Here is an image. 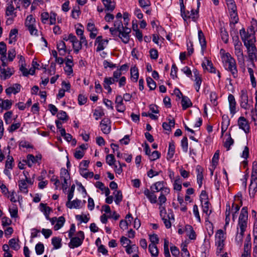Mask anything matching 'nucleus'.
<instances>
[{
	"label": "nucleus",
	"instance_id": "nucleus-32",
	"mask_svg": "<svg viewBox=\"0 0 257 257\" xmlns=\"http://www.w3.org/2000/svg\"><path fill=\"white\" fill-rule=\"evenodd\" d=\"M198 35L199 42L201 46L202 53L203 54L204 51L206 46L205 38L202 31L200 30L198 31Z\"/></svg>",
	"mask_w": 257,
	"mask_h": 257
},
{
	"label": "nucleus",
	"instance_id": "nucleus-7",
	"mask_svg": "<svg viewBox=\"0 0 257 257\" xmlns=\"http://www.w3.org/2000/svg\"><path fill=\"white\" fill-rule=\"evenodd\" d=\"M70 238L69 246L71 248L78 247L83 243L84 239V233L82 231H79L77 233V236L72 237Z\"/></svg>",
	"mask_w": 257,
	"mask_h": 257
},
{
	"label": "nucleus",
	"instance_id": "nucleus-48",
	"mask_svg": "<svg viewBox=\"0 0 257 257\" xmlns=\"http://www.w3.org/2000/svg\"><path fill=\"white\" fill-rule=\"evenodd\" d=\"M113 195L114 196L115 203L117 205L119 204L122 199V195L121 192L120 191L115 190L113 192Z\"/></svg>",
	"mask_w": 257,
	"mask_h": 257
},
{
	"label": "nucleus",
	"instance_id": "nucleus-11",
	"mask_svg": "<svg viewBox=\"0 0 257 257\" xmlns=\"http://www.w3.org/2000/svg\"><path fill=\"white\" fill-rule=\"evenodd\" d=\"M202 66L204 69H206L208 71H209L210 73H217L218 78H220V73L215 69V68L213 66L212 62L209 59L205 58V61L202 63Z\"/></svg>",
	"mask_w": 257,
	"mask_h": 257
},
{
	"label": "nucleus",
	"instance_id": "nucleus-9",
	"mask_svg": "<svg viewBox=\"0 0 257 257\" xmlns=\"http://www.w3.org/2000/svg\"><path fill=\"white\" fill-rule=\"evenodd\" d=\"M239 102L241 108L246 110L250 108L251 106L248 103V97L245 90H242L240 91Z\"/></svg>",
	"mask_w": 257,
	"mask_h": 257
},
{
	"label": "nucleus",
	"instance_id": "nucleus-55",
	"mask_svg": "<svg viewBox=\"0 0 257 257\" xmlns=\"http://www.w3.org/2000/svg\"><path fill=\"white\" fill-rule=\"evenodd\" d=\"M181 146L183 152L187 153L188 149V143L187 137H184L182 139L181 142Z\"/></svg>",
	"mask_w": 257,
	"mask_h": 257
},
{
	"label": "nucleus",
	"instance_id": "nucleus-42",
	"mask_svg": "<svg viewBox=\"0 0 257 257\" xmlns=\"http://www.w3.org/2000/svg\"><path fill=\"white\" fill-rule=\"evenodd\" d=\"M196 171L197 172V182L199 185V187L200 188L202 185V180L203 178L202 169L200 167L197 166Z\"/></svg>",
	"mask_w": 257,
	"mask_h": 257
},
{
	"label": "nucleus",
	"instance_id": "nucleus-34",
	"mask_svg": "<svg viewBox=\"0 0 257 257\" xmlns=\"http://www.w3.org/2000/svg\"><path fill=\"white\" fill-rule=\"evenodd\" d=\"M203 212L206 214L207 216L206 219H208V217L211 213V210L210 209V204L209 201H205V202L201 203Z\"/></svg>",
	"mask_w": 257,
	"mask_h": 257
},
{
	"label": "nucleus",
	"instance_id": "nucleus-27",
	"mask_svg": "<svg viewBox=\"0 0 257 257\" xmlns=\"http://www.w3.org/2000/svg\"><path fill=\"white\" fill-rule=\"evenodd\" d=\"M248 191L250 197L253 198L257 191V180H250Z\"/></svg>",
	"mask_w": 257,
	"mask_h": 257
},
{
	"label": "nucleus",
	"instance_id": "nucleus-53",
	"mask_svg": "<svg viewBox=\"0 0 257 257\" xmlns=\"http://www.w3.org/2000/svg\"><path fill=\"white\" fill-rule=\"evenodd\" d=\"M106 162L110 166H112L115 162V159L113 154H109L106 156Z\"/></svg>",
	"mask_w": 257,
	"mask_h": 257
},
{
	"label": "nucleus",
	"instance_id": "nucleus-52",
	"mask_svg": "<svg viewBox=\"0 0 257 257\" xmlns=\"http://www.w3.org/2000/svg\"><path fill=\"white\" fill-rule=\"evenodd\" d=\"M61 239L59 237H54L52 238V244L55 249H58L61 247Z\"/></svg>",
	"mask_w": 257,
	"mask_h": 257
},
{
	"label": "nucleus",
	"instance_id": "nucleus-31",
	"mask_svg": "<svg viewBox=\"0 0 257 257\" xmlns=\"http://www.w3.org/2000/svg\"><path fill=\"white\" fill-rule=\"evenodd\" d=\"M95 186L102 191V194L104 193L105 196H108L110 194L108 188L105 187L104 184L101 182H96L95 184Z\"/></svg>",
	"mask_w": 257,
	"mask_h": 257
},
{
	"label": "nucleus",
	"instance_id": "nucleus-15",
	"mask_svg": "<svg viewBox=\"0 0 257 257\" xmlns=\"http://www.w3.org/2000/svg\"><path fill=\"white\" fill-rule=\"evenodd\" d=\"M101 130L105 134H108L111 131L110 121L108 118H103L100 123Z\"/></svg>",
	"mask_w": 257,
	"mask_h": 257
},
{
	"label": "nucleus",
	"instance_id": "nucleus-49",
	"mask_svg": "<svg viewBox=\"0 0 257 257\" xmlns=\"http://www.w3.org/2000/svg\"><path fill=\"white\" fill-rule=\"evenodd\" d=\"M240 209V206L234 203H233L231 206V212H232V220L233 221L235 220L236 217V213L239 211Z\"/></svg>",
	"mask_w": 257,
	"mask_h": 257
},
{
	"label": "nucleus",
	"instance_id": "nucleus-13",
	"mask_svg": "<svg viewBox=\"0 0 257 257\" xmlns=\"http://www.w3.org/2000/svg\"><path fill=\"white\" fill-rule=\"evenodd\" d=\"M246 48L249 59L253 61L256 60L257 49L255 43L245 46Z\"/></svg>",
	"mask_w": 257,
	"mask_h": 257
},
{
	"label": "nucleus",
	"instance_id": "nucleus-59",
	"mask_svg": "<svg viewBox=\"0 0 257 257\" xmlns=\"http://www.w3.org/2000/svg\"><path fill=\"white\" fill-rule=\"evenodd\" d=\"M251 180H257V163L253 162Z\"/></svg>",
	"mask_w": 257,
	"mask_h": 257
},
{
	"label": "nucleus",
	"instance_id": "nucleus-41",
	"mask_svg": "<svg viewBox=\"0 0 257 257\" xmlns=\"http://www.w3.org/2000/svg\"><path fill=\"white\" fill-rule=\"evenodd\" d=\"M65 222V218L61 216L57 218L56 223L54 225V229L55 230H58L60 229L64 225Z\"/></svg>",
	"mask_w": 257,
	"mask_h": 257
},
{
	"label": "nucleus",
	"instance_id": "nucleus-63",
	"mask_svg": "<svg viewBox=\"0 0 257 257\" xmlns=\"http://www.w3.org/2000/svg\"><path fill=\"white\" fill-rule=\"evenodd\" d=\"M230 21L232 23L235 24L238 21V17L237 11L233 12H230Z\"/></svg>",
	"mask_w": 257,
	"mask_h": 257
},
{
	"label": "nucleus",
	"instance_id": "nucleus-44",
	"mask_svg": "<svg viewBox=\"0 0 257 257\" xmlns=\"http://www.w3.org/2000/svg\"><path fill=\"white\" fill-rule=\"evenodd\" d=\"M149 251L151 253L152 256L157 257L158 256L159 250L158 249L157 245L150 244L149 245Z\"/></svg>",
	"mask_w": 257,
	"mask_h": 257
},
{
	"label": "nucleus",
	"instance_id": "nucleus-45",
	"mask_svg": "<svg viewBox=\"0 0 257 257\" xmlns=\"http://www.w3.org/2000/svg\"><path fill=\"white\" fill-rule=\"evenodd\" d=\"M173 189L174 190L180 191L182 189V181L179 176L176 178L173 183Z\"/></svg>",
	"mask_w": 257,
	"mask_h": 257
},
{
	"label": "nucleus",
	"instance_id": "nucleus-20",
	"mask_svg": "<svg viewBox=\"0 0 257 257\" xmlns=\"http://www.w3.org/2000/svg\"><path fill=\"white\" fill-rule=\"evenodd\" d=\"M234 51L238 63H243L244 59L242 50V44L239 43V45H236L235 47H234Z\"/></svg>",
	"mask_w": 257,
	"mask_h": 257
},
{
	"label": "nucleus",
	"instance_id": "nucleus-36",
	"mask_svg": "<svg viewBox=\"0 0 257 257\" xmlns=\"http://www.w3.org/2000/svg\"><path fill=\"white\" fill-rule=\"evenodd\" d=\"M105 7V11L112 12L115 9L114 3L111 0H102Z\"/></svg>",
	"mask_w": 257,
	"mask_h": 257
},
{
	"label": "nucleus",
	"instance_id": "nucleus-10",
	"mask_svg": "<svg viewBox=\"0 0 257 257\" xmlns=\"http://www.w3.org/2000/svg\"><path fill=\"white\" fill-rule=\"evenodd\" d=\"M117 32L119 33L118 37L121 40L122 42L124 44L128 43L130 41V34L131 32V29L125 27L123 29Z\"/></svg>",
	"mask_w": 257,
	"mask_h": 257
},
{
	"label": "nucleus",
	"instance_id": "nucleus-12",
	"mask_svg": "<svg viewBox=\"0 0 257 257\" xmlns=\"http://www.w3.org/2000/svg\"><path fill=\"white\" fill-rule=\"evenodd\" d=\"M108 43V40L103 39L101 36H99L96 38L95 45H97L96 51L99 52L105 49Z\"/></svg>",
	"mask_w": 257,
	"mask_h": 257
},
{
	"label": "nucleus",
	"instance_id": "nucleus-16",
	"mask_svg": "<svg viewBox=\"0 0 257 257\" xmlns=\"http://www.w3.org/2000/svg\"><path fill=\"white\" fill-rule=\"evenodd\" d=\"M86 29L90 32L89 37L91 39H94L96 37L98 31L94 23L92 21H89L87 23Z\"/></svg>",
	"mask_w": 257,
	"mask_h": 257
},
{
	"label": "nucleus",
	"instance_id": "nucleus-4",
	"mask_svg": "<svg viewBox=\"0 0 257 257\" xmlns=\"http://www.w3.org/2000/svg\"><path fill=\"white\" fill-rule=\"evenodd\" d=\"M239 33L244 46L254 44L256 42L255 33L253 31H249L247 29L245 31L244 28H242L240 30Z\"/></svg>",
	"mask_w": 257,
	"mask_h": 257
},
{
	"label": "nucleus",
	"instance_id": "nucleus-2",
	"mask_svg": "<svg viewBox=\"0 0 257 257\" xmlns=\"http://www.w3.org/2000/svg\"><path fill=\"white\" fill-rule=\"evenodd\" d=\"M200 3L198 2L196 9L192 8L190 12L185 11V7L183 4V1L180 2L181 15L184 21H187L191 19L194 22H196L199 18V9Z\"/></svg>",
	"mask_w": 257,
	"mask_h": 257
},
{
	"label": "nucleus",
	"instance_id": "nucleus-18",
	"mask_svg": "<svg viewBox=\"0 0 257 257\" xmlns=\"http://www.w3.org/2000/svg\"><path fill=\"white\" fill-rule=\"evenodd\" d=\"M238 125L239 128L244 131L245 133L249 132V124L248 121L243 116H240L238 119Z\"/></svg>",
	"mask_w": 257,
	"mask_h": 257
},
{
	"label": "nucleus",
	"instance_id": "nucleus-57",
	"mask_svg": "<svg viewBox=\"0 0 257 257\" xmlns=\"http://www.w3.org/2000/svg\"><path fill=\"white\" fill-rule=\"evenodd\" d=\"M234 143L233 140L231 138L230 135H229V137L226 140L224 143V147L226 149L227 151L229 150L230 146H232Z\"/></svg>",
	"mask_w": 257,
	"mask_h": 257
},
{
	"label": "nucleus",
	"instance_id": "nucleus-22",
	"mask_svg": "<svg viewBox=\"0 0 257 257\" xmlns=\"http://www.w3.org/2000/svg\"><path fill=\"white\" fill-rule=\"evenodd\" d=\"M115 102L116 103V109L117 111L123 112L125 109V106L123 103V98L120 95L116 96Z\"/></svg>",
	"mask_w": 257,
	"mask_h": 257
},
{
	"label": "nucleus",
	"instance_id": "nucleus-33",
	"mask_svg": "<svg viewBox=\"0 0 257 257\" xmlns=\"http://www.w3.org/2000/svg\"><path fill=\"white\" fill-rule=\"evenodd\" d=\"M19 189L20 191L24 194H27L28 193V185L26 181L20 180L18 182Z\"/></svg>",
	"mask_w": 257,
	"mask_h": 257
},
{
	"label": "nucleus",
	"instance_id": "nucleus-25",
	"mask_svg": "<svg viewBox=\"0 0 257 257\" xmlns=\"http://www.w3.org/2000/svg\"><path fill=\"white\" fill-rule=\"evenodd\" d=\"M66 206L70 209H79L82 206V202L80 200L76 199L72 201L68 200L66 204Z\"/></svg>",
	"mask_w": 257,
	"mask_h": 257
},
{
	"label": "nucleus",
	"instance_id": "nucleus-50",
	"mask_svg": "<svg viewBox=\"0 0 257 257\" xmlns=\"http://www.w3.org/2000/svg\"><path fill=\"white\" fill-rule=\"evenodd\" d=\"M244 232H241V231L238 230V232L236 234V237H235V242L236 244L240 246L242 244V240H243V237Z\"/></svg>",
	"mask_w": 257,
	"mask_h": 257
},
{
	"label": "nucleus",
	"instance_id": "nucleus-24",
	"mask_svg": "<svg viewBox=\"0 0 257 257\" xmlns=\"http://www.w3.org/2000/svg\"><path fill=\"white\" fill-rule=\"evenodd\" d=\"M193 72V74H194V75L195 77L194 81H195V83L194 87H195L196 90L197 92H198L200 88V86H201V84L202 83L201 77L199 74V71L197 69H194Z\"/></svg>",
	"mask_w": 257,
	"mask_h": 257
},
{
	"label": "nucleus",
	"instance_id": "nucleus-21",
	"mask_svg": "<svg viewBox=\"0 0 257 257\" xmlns=\"http://www.w3.org/2000/svg\"><path fill=\"white\" fill-rule=\"evenodd\" d=\"M228 101L229 102V110L230 113L233 115L236 112V102L234 96L231 94H229L228 96Z\"/></svg>",
	"mask_w": 257,
	"mask_h": 257
},
{
	"label": "nucleus",
	"instance_id": "nucleus-47",
	"mask_svg": "<svg viewBox=\"0 0 257 257\" xmlns=\"http://www.w3.org/2000/svg\"><path fill=\"white\" fill-rule=\"evenodd\" d=\"M36 20L31 15L27 16L25 21V26L28 28L35 25Z\"/></svg>",
	"mask_w": 257,
	"mask_h": 257
},
{
	"label": "nucleus",
	"instance_id": "nucleus-26",
	"mask_svg": "<svg viewBox=\"0 0 257 257\" xmlns=\"http://www.w3.org/2000/svg\"><path fill=\"white\" fill-rule=\"evenodd\" d=\"M21 88V85L18 83H16L13 84L12 86L7 88L6 89V93L8 95H10L12 93L16 94L20 91Z\"/></svg>",
	"mask_w": 257,
	"mask_h": 257
},
{
	"label": "nucleus",
	"instance_id": "nucleus-35",
	"mask_svg": "<svg viewBox=\"0 0 257 257\" xmlns=\"http://www.w3.org/2000/svg\"><path fill=\"white\" fill-rule=\"evenodd\" d=\"M57 46L59 55L64 56L66 52V46L65 42L63 41H60L57 43Z\"/></svg>",
	"mask_w": 257,
	"mask_h": 257
},
{
	"label": "nucleus",
	"instance_id": "nucleus-19",
	"mask_svg": "<svg viewBox=\"0 0 257 257\" xmlns=\"http://www.w3.org/2000/svg\"><path fill=\"white\" fill-rule=\"evenodd\" d=\"M14 70L13 68L7 67V68H3L1 69L0 78L2 80H5L10 78V77L14 73Z\"/></svg>",
	"mask_w": 257,
	"mask_h": 257
},
{
	"label": "nucleus",
	"instance_id": "nucleus-39",
	"mask_svg": "<svg viewBox=\"0 0 257 257\" xmlns=\"http://www.w3.org/2000/svg\"><path fill=\"white\" fill-rule=\"evenodd\" d=\"M131 80L133 82H137L139 78V71L138 68L134 66L131 69Z\"/></svg>",
	"mask_w": 257,
	"mask_h": 257
},
{
	"label": "nucleus",
	"instance_id": "nucleus-28",
	"mask_svg": "<svg viewBox=\"0 0 257 257\" xmlns=\"http://www.w3.org/2000/svg\"><path fill=\"white\" fill-rule=\"evenodd\" d=\"M170 192V189L169 190L166 189L165 191H163V192L160 193V196L158 198V200H159L158 204L160 205V207H163L162 205L166 203V202L167 201V198H166V195L169 194Z\"/></svg>",
	"mask_w": 257,
	"mask_h": 257
},
{
	"label": "nucleus",
	"instance_id": "nucleus-43",
	"mask_svg": "<svg viewBox=\"0 0 257 257\" xmlns=\"http://www.w3.org/2000/svg\"><path fill=\"white\" fill-rule=\"evenodd\" d=\"M79 171L80 175L85 178H92L94 176L92 172H88L86 168H79Z\"/></svg>",
	"mask_w": 257,
	"mask_h": 257
},
{
	"label": "nucleus",
	"instance_id": "nucleus-29",
	"mask_svg": "<svg viewBox=\"0 0 257 257\" xmlns=\"http://www.w3.org/2000/svg\"><path fill=\"white\" fill-rule=\"evenodd\" d=\"M40 210L44 213L46 219H49V215L52 212V209L46 204L41 203L40 204Z\"/></svg>",
	"mask_w": 257,
	"mask_h": 257
},
{
	"label": "nucleus",
	"instance_id": "nucleus-56",
	"mask_svg": "<svg viewBox=\"0 0 257 257\" xmlns=\"http://www.w3.org/2000/svg\"><path fill=\"white\" fill-rule=\"evenodd\" d=\"M14 167V159L12 156H8L5 164V168L13 169Z\"/></svg>",
	"mask_w": 257,
	"mask_h": 257
},
{
	"label": "nucleus",
	"instance_id": "nucleus-62",
	"mask_svg": "<svg viewBox=\"0 0 257 257\" xmlns=\"http://www.w3.org/2000/svg\"><path fill=\"white\" fill-rule=\"evenodd\" d=\"M13 113L11 111L6 112L4 115V118L6 124H10L12 122Z\"/></svg>",
	"mask_w": 257,
	"mask_h": 257
},
{
	"label": "nucleus",
	"instance_id": "nucleus-14",
	"mask_svg": "<svg viewBox=\"0 0 257 257\" xmlns=\"http://www.w3.org/2000/svg\"><path fill=\"white\" fill-rule=\"evenodd\" d=\"M165 184V183L164 181L157 182L151 186L150 189L155 192H160V193L163 192V191H165L166 189L169 190L170 189L166 187Z\"/></svg>",
	"mask_w": 257,
	"mask_h": 257
},
{
	"label": "nucleus",
	"instance_id": "nucleus-40",
	"mask_svg": "<svg viewBox=\"0 0 257 257\" xmlns=\"http://www.w3.org/2000/svg\"><path fill=\"white\" fill-rule=\"evenodd\" d=\"M18 31L16 29H12L9 34V43H15L17 41V35Z\"/></svg>",
	"mask_w": 257,
	"mask_h": 257
},
{
	"label": "nucleus",
	"instance_id": "nucleus-60",
	"mask_svg": "<svg viewBox=\"0 0 257 257\" xmlns=\"http://www.w3.org/2000/svg\"><path fill=\"white\" fill-rule=\"evenodd\" d=\"M72 45L74 53L77 54L79 50L81 49L82 45L80 43L78 39H77L75 42L72 43Z\"/></svg>",
	"mask_w": 257,
	"mask_h": 257
},
{
	"label": "nucleus",
	"instance_id": "nucleus-30",
	"mask_svg": "<svg viewBox=\"0 0 257 257\" xmlns=\"http://www.w3.org/2000/svg\"><path fill=\"white\" fill-rule=\"evenodd\" d=\"M13 104L11 100L9 99L1 100L0 99V111L2 112L4 109H9Z\"/></svg>",
	"mask_w": 257,
	"mask_h": 257
},
{
	"label": "nucleus",
	"instance_id": "nucleus-46",
	"mask_svg": "<svg viewBox=\"0 0 257 257\" xmlns=\"http://www.w3.org/2000/svg\"><path fill=\"white\" fill-rule=\"evenodd\" d=\"M19 239L16 238H12L9 241L10 246L15 250H18L20 246L18 243Z\"/></svg>",
	"mask_w": 257,
	"mask_h": 257
},
{
	"label": "nucleus",
	"instance_id": "nucleus-5",
	"mask_svg": "<svg viewBox=\"0 0 257 257\" xmlns=\"http://www.w3.org/2000/svg\"><path fill=\"white\" fill-rule=\"evenodd\" d=\"M248 211L246 207L242 208L238 221V230L244 232L247 226Z\"/></svg>",
	"mask_w": 257,
	"mask_h": 257
},
{
	"label": "nucleus",
	"instance_id": "nucleus-8",
	"mask_svg": "<svg viewBox=\"0 0 257 257\" xmlns=\"http://www.w3.org/2000/svg\"><path fill=\"white\" fill-rule=\"evenodd\" d=\"M70 176L68 171L66 169H61L60 171V180L62 182V189L65 192L69 184Z\"/></svg>",
	"mask_w": 257,
	"mask_h": 257
},
{
	"label": "nucleus",
	"instance_id": "nucleus-23",
	"mask_svg": "<svg viewBox=\"0 0 257 257\" xmlns=\"http://www.w3.org/2000/svg\"><path fill=\"white\" fill-rule=\"evenodd\" d=\"M155 192L152 191L151 189H146L144 193L147 198L149 199L150 202L152 204H155L157 202V196L155 194Z\"/></svg>",
	"mask_w": 257,
	"mask_h": 257
},
{
	"label": "nucleus",
	"instance_id": "nucleus-51",
	"mask_svg": "<svg viewBox=\"0 0 257 257\" xmlns=\"http://www.w3.org/2000/svg\"><path fill=\"white\" fill-rule=\"evenodd\" d=\"M27 159L29 161H31L33 164H35L41 160V156L37 155L36 156H34L33 155L29 154L27 157Z\"/></svg>",
	"mask_w": 257,
	"mask_h": 257
},
{
	"label": "nucleus",
	"instance_id": "nucleus-58",
	"mask_svg": "<svg viewBox=\"0 0 257 257\" xmlns=\"http://www.w3.org/2000/svg\"><path fill=\"white\" fill-rule=\"evenodd\" d=\"M7 46L6 44L3 42H0V55L2 56H3V58L6 59V54H7Z\"/></svg>",
	"mask_w": 257,
	"mask_h": 257
},
{
	"label": "nucleus",
	"instance_id": "nucleus-17",
	"mask_svg": "<svg viewBox=\"0 0 257 257\" xmlns=\"http://www.w3.org/2000/svg\"><path fill=\"white\" fill-rule=\"evenodd\" d=\"M20 6H17L15 8L13 4V2H10L8 4L6 10V15L7 17H16L17 12L16 10L17 9L19 8Z\"/></svg>",
	"mask_w": 257,
	"mask_h": 257
},
{
	"label": "nucleus",
	"instance_id": "nucleus-64",
	"mask_svg": "<svg viewBox=\"0 0 257 257\" xmlns=\"http://www.w3.org/2000/svg\"><path fill=\"white\" fill-rule=\"evenodd\" d=\"M149 239L151 242L150 244L157 245L159 243V238L156 234H149Z\"/></svg>",
	"mask_w": 257,
	"mask_h": 257
},
{
	"label": "nucleus",
	"instance_id": "nucleus-61",
	"mask_svg": "<svg viewBox=\"0 0 257 257\" xmlns=\"http://www.w3.org/2000/svg\"><path fill=\"white\" fill-rule=\"evenodd\" d=\"M185 230L186 231H190V232L189 234H188L189 237L191 239H194L195 238V232L193 229V228L191 226L189 225H187L185 226Z\"/></svg>",
	"mask_w": 257,
	"mask_h": 257
},
{
	"label": "nucleus",
	"instance_id": "nucleus-37",
	"mask_svg": "<svg viewBox=\"0 0 257 257\" xmlns=\"http://www.w3.org/2000/svg\"><path fill=\"white\" fill-rule=\"evenodd\" d=\"M175 152V146L173 142H171L169 144L168 151L167 156V160L171 159L174 155Z\"/></svg>",
	"mask_w": 257,
	"mask_h": 257
},
{
	"label": "nucleus",
	"instance_id": "nucleus-1",
	"mask_svg": "<svg viewBox=\"0 0 257 257\" xmlns=\"http://www.w3.org/2000/svg\"><path fill=\"white\" fill-rule=\"evenodd\" d=\"M220 54L224 68L229 71L234 78H237L238 76V71L235 59L229 53H226L223 49L220 50Z\"/></svg>",
	"mask_w": 257,
	"mask_h": 257
},
{
	"label": "nucleus",
	"instance_id": "nucleus-3",
	"mask_svg": "<svg viewBox=\"0 0 257 257\" xmlns=\"http://www.w3.org/2000/svg\"><path fill=\"white\" fill-rule=\"evenodd\" d=\"M160 215L167 228L171 227L172 222L174 221V215L172 210H168L167 212L164 207H159Z\"/></svg>",
	"mask_w": 257,
	"mask_h": 257
},
{
	"label": "nucleus",
	"instance_id": "nucleus-38",
	"mask_svg": "<svg viewBox=\"0 0 257 257\" xmlns=\"http://www.w3.org/2000/svg\"><path fill=\"white\" fill-rule=\"evenodd\" d=\"M181 104L183 109L185 110L192 106V103L190 99L187 96H182L181 100Z\"/></svg>",
	"mask_w": 257,
	"mask_h": 257
},
{
	"label": "nucleus",
	"instance_id": "nucleus-54",
	"mask_svg": "<svg viewBox=\"0 0 257 257\" xmlns=\"http://www.w3.org/2000/svg\"><path fill=\"white\" fill-rule=\"evenodd\" d=\"M35 250L38 255L43 254L44 251V244L41 242L38 243L35 246Z\"/></svg>",
	"mask_w": 257,
	"mask_h": 257
},
{
	"label": "nucleus",
	"instance_id": "nucleus-6",
	"mask_svg": "<svg viewBox=\"0 0 257 257\" xmlns=\"http://www.w3.org/2000/svg\"><path fill=\"white\" fill-rule=\"evenodd\" d=\"M215 243L217 247L216 253L221 252L224 246V242L226 238L225 234L222 229L217 231L215 235Z\"/></svg>",
	"mask_w": 257,
	"mask_h": 257
}]
</instances>
